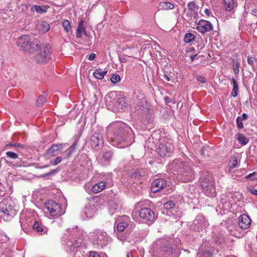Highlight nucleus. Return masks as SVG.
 Wrapping results in <instances>:
<instances>
[{
  "instance_id": "f257e3e1",
  "label": "nucleus",
  "mask_w": 257,
  "mask_h": 257,
  "mask_svg": "<svg viewBox=\"0 0 257 257\" xmlns=\"http://www.w3.org/2000/svg\"><path fill=\"white\" fill-rule=\"evenodd\" d=\"M107 130H112L113 132V136L111 137V144L112 146L123 148L132 144L134 139L132 130L123 122H114L109 125Z\"/></svg>"
},
{
  "instance_id": "f03ea898",
  "label": "nucleus",
  "mask_w": 257,
  "mask_h": 257,
  "mask_svg": "<svg viewBox=\"0 0 257 257\" xmlns=\"http://www.w3.org/2000/svg\"><path fill=\"white\" fill-rule=\"evenodd\" d=\"M173 174L178 175V178L183 182H188L194 178L193 172L190 167L181 159H176L171 164Z\"/></svg>"
},
{
  "instance_id": "7ed1b4c3",
  "label": "nucleus",
  "mask_w": 257,
  "mask_h": 257,
  "mask_svg": "<svg viewBox=\"0 0 257 257\" xmlns=\"http://www.w3.org/2000/svg\"><path fill=\"white\" fill-rule=\"evenodd\" d=\"M152 251L154 256L158 255L159 257H161L173 255L175 252V249L171 246L168 240L162 239L157 240Z\"/></svg>"
},
{
  "instance_id": "20e7f679",
  "label": "nucleus",
  "mask_w": 257,
  "mask_h": 257,
  "mask_svg": "<svg viewBox=\"0 0 257 257\" xmlns=\"http://www.w3.org/2000/svg\"><path fill=\"white\" fill-rule=\"evenodd\" d=\"M64 247L69 257H75L76 253L82 245V237H78L76 234L70 235L64 240Z\"/></svg>"
},
{
  "instance_id": "39448f33",
  "label": "nucleus",
  "mask_w": 257,
  "mask_h": 257,
  "mask_svg": "<svg viewBox=\"0 0 257 257\" xmlns=\"http://www.w3.org/2000/svg\"><path fill=\"white\" fill-rule=\"evenodd\" d=\"M91 241L95 248H101L105 246L109 241L108 234L102 230L94 231L91 236Z\"/></svg>"
},
{
  "instance_id": "423d86ee",
  "label": "nucleus",
  "mask_w": 257,
  "mask_h": 257,
  "mask_svg": "<svg viewBox=\"0 0 257 257\" xmlns=\"http://www.w3.org/2000/svg\"><path fill=\"white\" fill-rule=\"evenodd\" d=\"M16 210L8 201L3 200L0 203V216L5 221H10L16 214Z\"/></svg>"
},
{
  "instance_id": "0eeeda50",
  "label": "nucleus",
  "mask_w": 257,
  "mask_h": 257,
  "mask_svg": "<svg viewBox=\"0 0 257 257\" xmlns=\"http://www.w3.org/2000/svg\"><path fill=\"white\" fill-rule=\"evenodd\" d=\"M17 44L18 46L22 48L24 51H37L40 47V45L37 43V40L32 43L28 35L20 37L18 39Z\"/></svg>"
},
{
  "instance_id": "6e6552de",
  "label": "nucleus",
  "mask_w": 257,
  "mask_h": 257,
  "mask_svg": "<svg viewBox=\"0 0 257 257\" xmlns=\"http://www.w3.org/2000/svg\"><path fill=\"white\" fill-rule=\"evenodd\" d=\"M174 145L171 140L164 139L159 143L156 151L161 157H168L170 156L174 150Z\"/></svg>"
},
{
  "instance_id": "1a4fd4ad",
  "label": "nucleus",
  "mask_w": 257,
  "mask_h": 257,
  "mask_svg": "<svg viewBox=\"0 0 257 257\" xmlns=\"http://www.w3.org/2000/svg\"><path fill=\"white\" fill-rule=\"evenodd\" d=\"M209 176H202L200 178V185L204 194L209 197L215 196V189L214 187V182L211 180Z\"/></svg>"
},
{
  "instance_id": "9d476101",
  "label": "nucleus",
  "mask_w": 257,
  "mask_h": 257,
  "mask_svg": "<svg viewBox=\"0 0 257 257\" xmlns=\"http://www.w3.org/2000/svg\"><path fill=\"white\" fill-rule=\"evenodd\" d=\"M50 46L49 44L40 45V47L38 48L40 51L35 58L37 63L45 64L48 62L50 58Z\"/></svg>"
},
{
  "instance_id": "9b49d317",
  "label": "nucleus",
  "mask_w": 257,
  "mask_h": 257,
  "mask_svg": "<svg viewBox=\"0 0 257 257\" xmlns=\"http://www.w3.org/2000/svg\"><path fill=\"white\" fill-rule=\"evenodd\" d=\"M141 221L148 224L153 223L156 219L155 212L149 208H143L139 211Z\"/></svg>"
},
{
  "instance_id": "f8f14e48",
  "label": "nucleus",
  "mask_w": 257,
  "mask_h": 257,
  "mask_svg": "<svg viewBox=\"0 0 257 257\" xmlns=\"http://www.w3.org/2000/svg\"><path fill=\"white\" fill-rule=\"evenodd\" d=\"M45 207L52 216H59L64 213L60 205L53 200H49L45 204Z\"/></svg>"
},
{
  "instance_id": "ddd939ff",
  "label": "nucleus",
  "mask_w": 257,
  "mask_h": 257,
  "mask_svg": "<svg viewBox=\"0 0 257 257\" xmlns=\"http://www.w3.org/2000/svg\"><path fill=\"white\" fill-rule=\"evenodd\" d=\"M208 224L209 223L203 215H198L192 222L191 228L193 230L199 231L201 228L206 227Z\"/></svg>"
},
{
  "instance_id": "4468645a",
  "label": "nucleus",
  "mask_w": 257,
  "mask_h": 257,
  "mask_svg": "<svg viewBox=\"0 0 257 257\" xmlns=\"http://www.w3.org/2000/svg\"><path fill=\"white\" fill-rule=\"evenodd\" d=\"M113 152L111 151L108 150L103 151L100 157L98 158V163L102 166H108L112 159Z\"/></svg>"
},
{
  "instance_id": "2eb2a0df",
  "label": "nucleus",
  "mask_w": 257,
  "mask_h": 257,
  "mask_svg": "<svg viewBox=\"0 0 257 257\" xmlns=\"http://www.w3.org/2000/svg\"><path fill=\"white\" fill-rule=\"evenodd\" d=\"M197 30L202 34H205L213 30V26L208 21L200 20L197 23Z\"/></svg>"
},
{
  "instance_id": "dca6fc26",
  "label": "nucleus",
  "mask_w": 257,
  "mask_h": 257,
  "mask_svg": "<svg viewBox=\"0 0 257 257\" xmlns=\"http://www.w3.org/2000/svg\"><path fill=\"white\" fill-rule=\"evenodd\" d=\"M90 144L93 149H99L103 144L102 135L98 133L93 134L91 137Z\"/></svg>"
},
{
  "instance_id": "f3484780",
  "label": "nucleus",
  "mask_w": 257,
  "mask_h": 257,
  "mask_svg": "<svg viewBox=\"0 0 257 257\" xmlns=\"http://www.w3.org/2000/svg\"><path fill=\"white\" fill-rule=\"evenodd\" d=\"M166 185L167 182L165 179H157L152 183L151 191L154 193L157 192L163 189Z\"/></svg>"
},
{
  "instance_id": "a211bd4d",
  "label": "nucleus",
  "mask_w": 257,
  "mask_h": 257,
  "mask_svg": "<svg viewBox=\"0 0 257 257\" xmlns=\"http://www.w3.org/2000/svg\"><path fill=\"white\" fill-rule=\"evenodd\" d=\"M129 218L126 216H123L115 222L116 224V229L118 232H122L128 226Z\"/></svg>"
},
{
  "instance_id": "6ab92c4d",
  "label": "nucleus",
  "mask_w": 257,
  "mask_h": 257,
  "mask_svg": "<svg viewBox=\"0 0 257 257\" xmlns=\"http://www.w3.org/2000/svg\"><path fill=\"white\" fill-rule=\"evenodd\" d=\"M251 223V219L246 214H242L238 218V225L242 229H247Z\"/></svg>"
},
{
  "instance_id": "aec40b11",
  "label": "nucleus",
  "mask_w": 257,
  "mask_h": 257,
  "mask_svg": "<svg viewBox=\"0 0 257 257\" xmlns=\"http://www.w3.org/2000/svg\"><path fill=\"white\" fill-rule=\"evenodd\" d=\"M175 205L176 203L174 201L170 200L163 204V207L167 210H170L171 213L173 214L176 218H177L182 216V212H179L177 214H175L174 212H176V210L177 209V208H176Z\"/></svg>"
},
{
  "instance_id": "412c9836",
  "label": "nucleus",
  "mask_w": 257,
  "mask_h": 257,
  "mask_svg": "<svg viewBox=\"0 0 257 257\" xmlns=\"http://www.w3.org/2000/svg\"><path fill=\"white\" fill-rule=\"evenodd\" d=\"M212 248L210 246L204 247L202 245L197 254V257H211L212 255Z\"/></svg>"
},
{
  "instance_id": "4be33fe9",
  "label": "nucleus",
  "mask_w": 257,
  "mask_h": 257,
  "mask_svg": "<svg viewBox=\"0 0 257 257\" xmlns=\"http://www.w3.org/2000/svg\"><path fill=\"white\" fill-rule=\"evenodd\" d=\"M63 148V145L53 144L52 146L47 150L46 155L48 157L57 155L58 151H61Z\"/></svg>"
},
{
  "instance_id": "5701e85b",
  "label": "nucleus",
  "mask_w": 257,
  "mask_h": 257,
  "mask_svg": "<svg viewBox=\"0 0 257 257\" xmlns=\"http://www.w3.org/2000/svg\"><path fill=\"white\" fill-rule=\"evenodd\" d=\"M49 24L45 21L39 22L36 26V29L40 33H46L50 30Z\"/></svg>"
},
{
  "instance_id": "b1692460",
  "label": "nucleus",
  "mask_w": 257,
  "mask_h": 257,
  "mask_svg": "<svg viewBox=\"0 0 257 257\" xmlns=\"http://www.w3.org/2000/svg\"><path fill=\"white\" fill-rule=\"evenodd\" d=\"M33 228L34 230L36 231L37 232L41 233V234L47 233V229L43 225L41 222L37 221H35L33 225Z\"/></svg>"
},
{
  "instance_id": "393cba45",
  "label": "nucleus",
  "mask_w": 257,
  "mask_h": 257,
  "mask_svg": "<svg viewBox=\"0 0 257 257\" xmlns=\"http://www.w3.org/2000/svg\"><path fill=\"white\" fill-rule=\"evenodd\" d=\"M83 213L85 215L87 218H91L95 214V210L94 206H86L83 209Z\"/></svg>"
},
{
  "instance_id": "a878e982",
  "label": "nucleus",
  "mask_w": 257,
  "mask_h": 257,
  "mask_svg": "<svg viewBox=\"0 0 257 257\" xmlns=\"http://www.w3.org/2000/svg\"><path fill=\"white\" fill-rule=\"evenodd\" d=\"M105 187V183L101 181L95 184L92 188V191L94 193H97L101 191Z\"/></svg>"
},
{
  "instance_id": "bb28decb",
  "label": "nucleus",
  "mask_w": 257,
  "mask_h": 257,
  "mask_svg": "<svg viewBox=\"0 0 257 257\" xmlns=\"http://www.w3.org/2000/svg\"><path fill=\"white\" fill-rule=\"evenodd\" d=\"M84 22L83 20H81L77 27V33H76V37L77 38H81L82 36L83 32H84L85 28L83 25Z\"/></svg>"
},
{
  "instance_id": "cd10ccee",
  "label": "nucleus",
  "mask_w": 257,
  "mask_h": 257,
  "mask_svg": "<svg viewBox=\"0 0 257 257\" xmlns=\"http://www.w3.org/2000/svg\"><path fill=\"white\" fill-rule=\"evenodd\" d=\"M107 71H102L100 69H96L93 72V76L98 79H102L104 75L107 73Z\"/></svg>"
},
{
  "instance_id": "c85d7f7f",
  "label": "nucleus",
  "mask_w": 257,
  "mask_h": 257,
  "mask_svg": "<svg viewBox=\"0 0 257 257\" xmlns=\"http://www.w3.org/2000/svg\"><path fill=\"white\" fill-rule=\"evenodd\" d=\"M31 10L32 12H36L39 14H44L47 11V9L45 7H40L38 5H34L31 8Z\"/></svg>"
},
{
  "instance_id": "c756f323",
  "label": "nucleus",
  "mask_w": 257,
  "mask_h": 257,
  "mask_svg": "<svg viewBox=\"0 0 257 257\" xmlns=\"http://www.w3.org/2000/svg\"><path fill=\"white\" fill-rule=\"evenodd\" d=\"M160 8L162 10H172L174 8V5L170 2H162L159 5Z\"/></svg>"
},
{
  "instance_id": "7c9ffc66",
  "label": "nucleus",
  "mask_w": 257,
  "mask_h": 257,
  "mask_svg": "<svg viewBox=\"0 0 257 257\" xmlns=\"http://www.w3.org/2000/svg\"><path fill=\"white\" fill-rule=\"evenodd\" d=\"M224 8L226 11H230L234 7L233 0H224Z\"/></svg>"
},
{
  "instance_id": "2f4dec72",
  "label": "nucleus",
  "mask_w": 257,
  "mask_h": 257,
  "mask_svg": "<svg viewBox=\"0 0 257 257\" xmlns=\"http://www.w3.org/2000/svg\"><path fill=\"white\" fill-rule=\"evenodd\" d=\"M232 81L233 84V87L231 92V96L233 97H235L237 96L238 92V86L236 80L235 78H233L232 79Z\"/></svg>"
},
{
  "instance_id": "473e14b6",
  "label": "nucleus",
  "mask_w": 257,
  "mask_h": 257,
  "mask_svg": "<svg viewBox=\"0 0 257 257\" xmlns=\"http://www.w3.org/2000/svg\"><path fill=\"white\" fill-rule=\"evenodd\" d=\"M116 103L122 107H125L128 105L126 98L124 97H119L117 98Z\"/></svg>"
},
{
  "instance_id": "72a5a7b5",
  "label": "nucleus",
  "mask_w": 257,
  "mask_h": 257,
  "mask_svg": "<svg viewBox=\"0 0 257 257\" xmlns=\"http://www.w3.org/2000/svg\"><path fill=\"white\" fill-rule=\"evenodd\" d=\"M237 140L238 142L242 145H245L248 142V139L242 134H239L238 135Z\"/></svg>"
},
{
  "instance_id": "f704fd0d",
  "label": "nucleus",
  "mask_w": 257,
  "mask_h": 257,
  "mask_svg": "<svg viewBox=\"0 0 257 257\" xmlns=\"http://www.w3.org/2000/svg\"><path fill=\"white\" fill-rule=\"evenodd\" d=\"M211 149L208 146H203L201 151V154L204 157H208L210 154L209 153Z\"/></svg>"
},
{
  "instance_id": "c9c22d12",
  "label": "nucleus",
  "mask_w": 257,
  "mask_h": 257,
  "mask_svg": "<svg viewBox=\"0 0 257 257\" xmlns=\"http://www.w3.org/2000/svg\"><path fill=\"white\" fill-rule=\"evenodd\" d=\"M47 100L46 95L45 94L41 95L39 96L36 101V105L38 106L44 104Z\"/></svg>"
},
{
  "instance_id": "e433bc0d",
  "label": "nucleus",
  "mask_w": 257,
  "mask_h": 257,
  "mask_svg": "<svg viewBox=\"0 0 257 257\" xmlns=\"http://www.w3.org/2000/svg\"><path fill=\"white\" fill-rule=\"evenodd\" d=\"M237 159L235 156H233L228 163V165L231 169H233L237 166Z\"/></svg>"
},
{
  "instance_id": "4c0bfd02",
  "label": "nucleus",
  "mask_w": 257,
  "mask_h": 257,
  "mask_svg": "<svg viewBox=\"0 0 257 257\" xmlns=\"http://www.w3.org/2000/svg\"><path fill=\"white\" fill-rule=\"evenodd\" d=\"M195 38V36L190 33L185 34L184 38V41L185 43H190V42L194 40Z\"/></svg>"
},
{
  "instance_id": "58836bf2",
  "label": "nucleus",
  "mask_w": 257,
  "mask_h": 257,
  "mask_svg": "<svg viewBox=\"0 0 257 257\" xmlns=\"http://www.w3.org/2000/svg\"><path fill=\"white\" fill-rule=\"evenodd\" d=\"M138 107L142 111H145L144 109H147L148 105L147 101L145 99H141L138 104Z\"/></svg>"
},
{
  "instance_id": "ea45409f",
  "label": "nucleus",
  "mask_w": 257,
  "mask_h": 257,
  "mask_svg": "<svg viewBox=\"0 0 257 257\" xmlns=\"http://www.w3.org/2000/svg\"><path fill=\"white\" fill-rule=\"evenodd\" d=\"M6 147L10 148L11 147H14L15 148H21L25 149L26 148V146L21 144V143H10L7 144Z\"/></svg>"
},
{
  "instance_id": "a19ab883",
  "label": "nucleus",
  "mask_w": 257,
  "mask_h": 257,
  "mask_svg": "<svg viewBox=\"0 0 257 257\" xmlns=\"http://www.w3.org/2000/svg\"><path fill=\"white\" fill-rule=\"evenodd\" d=\"M239 63L237 61L233 60L232 62V67L233 69V72L235 74H237L239 73Z\"/></svg>"
},
{
  "instance_id": "79ce46f5",
  "label": "nucleus",
  "mask_w": 257,
  "mask_h": 257,
  "mask_svg": "<svg viewBox=\"0 0 257 257\" xmlns=\"http://www.w3.org/2000/svg\"><path fill=\"white\" fill-rule=\"evenodd\" d=\"M112 83L115 84L120 80V76L118 74H112L110 77Z\"/></svg>"
},
{
  "instance_id": "37998d69",
  "label": "nucleus",
  "mask_w": 257,
  "mask_h": 257,
  "mask_svg": "<svg viewBox=\"0 0 257 257\" xmlns=\"http://www.w3.org/2000/svg\"><path fill=\"white\" fill-rule=\"evenodd\" d=\"M142 173L141 170H137L134 173L132 174V177L138 180H140L142 176Z\"/></svg>"
},
{
  "instance_id": "c03bdc74",
  "label": "nucleus",
  "mask_w": 257,
  "mask_h": 257,
  "mask_svg": "<svg viewBox=\"0 0 257 257\" xmlns=\"http://www.w3.org/2000/svg\"><path fill=\"white\" fill-rule=\"evenodd\" d=\"M62 25L64 27V30L66 32H68L71 29L70 23L68 20H64Z\"/></svg>"
},
{
  "instance_id": "a18cd8bd",
  "label": "nucleus",
  "mask_w": 257,
  "mask_h": 257,
  "mask_svg": "<svg viewBox=\"0 0 257 257\" xmlns=\"http://www.w3.org/2000/svg\"><path fill=\"white\" fill-rule=\"evenodd\" d=\"M116 97V92L114 91L109 92L106 96L105 99L108 101L109 99L111 101V99H114Z\"/></svg>"
},
{
  "instance_id": "49530a36",
  "label": "nucleus",
  "mask_w": 257,
  "mask_h": 257,
  "mask_svg": "<svg viewBox=\"0 0 257 257\" xmlns=\"http://www.w3.org/2000/svg\"><path fill=\"white\" fill-rule=\"evenodd\" d=\"M187 7L189 11H195V9L197 7L196 3L194 2H190L187 4Z\"/></svg>"
},
{
  "instance_id": "de8ad7c7",
  "label": "nucleus",
  "mask_w": 257,
  "mask_h": 257,
  "mask_svg": "<svg viewBox=\"0 0 257 257\" xmlns=\"http://www.w3.org/2000/svg\"><path fill=\"white\" fill-rule=\"evenodd\" d=\"M6 155L8 157L13 159H17L18 157V155L16 153L11 151L7 152Z\"/></svg>"
},
{
  "instance_id": "09e8293b",
  "label": "nucleus",
  "mask_w": 257,
  "mask_h": 257,
  "mask_svg": "<svg viewBox=\"0 0 257 257\" xmlns=\"http://www.w3.org/2000/svg\"><path fill=\"white\" fill-rule=\"evenodd\" d=\"M62 160V158L60 156H58L55 158V160L51 161V164L53 165H57L59 164Z\"/></svg>"
},
{
  "instance_id": "8fccbe9b",
  "label": "nucleus",
  "mask_w": 257,
  "mask_h": 257,
  "mask_svg": "<svg viewBox=\"0 0 257 257\" xmlns=\"http://www.w3.org/2000/svg\"><path fill=\"white\" fill-rule=\"evenodd\" d=\"M236 124L237 125V127L239 128H242L243 127V123L242 122V120L241 117L238 116L236 118Z\"/></svg>"
},
{
  "instance_id": "3c124183",
  "label": "nucleus",
  "mask_w": 257,
  "mask_h": 257,
  "mask_svg": "<svg viewBox=\"0 0 257 257\" xmlns=\"http://www.w3.org/2000/svg\"><path fill=\"white\" fill-rule=\"evenodd\" d=\"M254 61L255 58L251 56H248L247 57V63L249 65H250L252 68L254 67Z\"/></svg>"
},
{
  "instance_id": "603ef678",
  "label": "nucleus",
  "mask_w": 257,
  "mask_h": 257,
  "mask_svg": "<svg viewBox=\"0 0 257 257\" xmlns=\"http://www.w3.org/2000/svg\"><path fill=\"white\" fill-rule=\"evenodd\" d=\"M72 153H73L71 152L68 149H67L65 151L64 154L63 155L64 159L66 160L68 159L71 156Z\"/></svg>"
},
{
  "instance_id": "864d4df0",
  "label": "nucleus",
  "mask_w": 257,
  "mask_h": 257,
  "mask_svg": "<svg viewBox=\"0 0 257 257\" xmlns=\"http://www.w3.org/2000/svg\"><path fill=\"white\" fill-rule=\"evenodd\" d=\"M193 11H188L186 13L185 16L186 18L187 19V21H193Z\"/></svg>"
},
{
  "instance_id": "5fc2aeb1",
  "label": "nucleus",
  "mask_w": 257,
  "mask_h": 257,
  "mask_svg": "<svg viewBox=\"0 0 257 257\" xmlns=\"http://www.w3.org/2000/svg\"><path fill=\"white\" fill-rule=\"evenodd\" d=\"M196 79L197 80V81L200 82L202 83L206 82V78L202 75H197L196 76Z\"/></svg>"
},
{
  "instance_id": "6e6d98bb",
  "label": "nucleus",
  "mask_w": 257,
  "mask_h": 257,
  "mask_svg": "<svg viewBox=\"0 0 257 257\" xmlns=\"http://www.w3.org/2000/svg\"><path fill=\"white\" fill-rule=\"evenodd\" d=\"M57 172V170H54L52 171L49 172H48L47 173H46V174H45L44 175H42L41 176L42 177L46 178V177H48L49 176H51L52 175H53V174L56 173Z\"/></svg>"
},
{
  "instance_id": "4d7b16f0",
  "label": "nucleus",
  "mask_w": 257,
  "mask_h": 257,
  "mask_svg": "<svg viewBox=\"0 0 257 257\" xmlns=\"http://www.w3.org/2000/svg\"><path fill=\"white\" fill-rule=\"evenodd\" d=\"M77 143L78 142L77 141H75L73 144L68 148V149L71 151L72 152V153H73L74 151L75 150V149H76V148L77 147Z\"/></svg>"
},
{
  "instance_id": "13d9d810",
  "label": "nucleus",
  "mask_w": 257,
  "mask_h": 257,
  "mask_svg": "<svg viewBox=\"0 0 257 257\" xmlns=\"http://www.w3.org/2000/svg\"><path fill=\"white\" fill-rule=\"evenodd\" d=\"M255 174V172H254L252 173H250L246 176V178L250 179L251 180H257V178L253 177V176Z\"/></svg>"
},
{
  "instance_id": "bf43d9fd",
  "label": "nucleus",
  "mask_w": 257,
  "mask_h": 257,
  "mask_svg": "<svg viewBox=\"0 0 257 257\" xmlns=\"http://www.w3.org/2000/svg\"><path fill=\"white\" fill-rule=\"evenodd\" d=\"M127 56L120 55L119 56V60L121 63H125L127 61Z\"/></svg>"
},
{
  "instance_id": "052dcab7",
  "label": "nucleus",
  "mask_w": 257,
  "mask_h": 257,
  "mask_svg": "<svg viewBox=\"0 0 257 257\" xmlns=\"http://www.w3.org/2000/svg\"><path fill=\"white\" fill-rule=\"evenodd\" d=\"M199 18L198 12L196 11H193V21H195V22L198 20Z\"/></svg>"
},
{
  "instance_id": "680f3d73",
  "label": "nucleus",
  "mask_w": 257,
  "mask_h": 257,
  "mask_svg": "<svg viewBox=\"0 0 257 257\" xmlns=\"http://www.w3.org/2000/svg\"><path fill=\"white\" fill-rule=\"evenodd\" d=\"M89 257H101L99 254L95 251H92L90 253Z\"/></svg>"
},
{
  "instance_id": "e2e57ef3",
  "label": "nucleus",
  "mask_w": 257,
  "mask_h": 257,
  "mask_svg": "<svg viewBox=\"0 0 257 257\" xmlns=\"http://www.w3.org/2000/svg\"><path fill=\"white\" fill-rule=\"evenodd\" d=\"M117 237L121 241H123L125 239V237L123 235L119 234V233L116 232Z\"/></svg>"
},
{
  "instance_id": "0e129e2a",
  "label": "nucleus",
  "mask_w": 257,
  "mask_h": 257,
  "mask_svg": "<svg viewBox=\"0 0 257 257\" xmlns=\"http://www.w3.org/2000/svg\"><path fill=\"white\" fill-rule=\"evenodd\" d=\"M96 55L94 53H91L89 55L88 59L90 61L93 60L95 58Z\"/></svg>"
},
{
  "instance_id": "69168bd1",
  "label": "nucleus",
  "mask_w": 257,
  "mask_h": 257,
  "mask_svg": "<svg viewBox=\"0 0 257 257\" xmlns=\"http://www.w3.org/2000/svg\"><path fill=\"white\" fill-rule=\"evenodd\" d=\"M241 117L242 118V120L246 119L248 118V116L246 113H244L242 114V116Z\"/></svg>"
},
{
  "instance_id": "338daca9",
  "label": "nucleus",
  "mask_w": 257,
  "mask_h": 257,
  "mask_svg": "<svg viewBox=\"0 0 257 257\" xmlns=\"http://www.w3.org/2000/svg\"><path fill=\"white\" fill-rule=\"evenodd\" d=\"M163 77L164 79H165L167 81H170L171 80V78L170 77L168 76L166 74H164L163 75Z\"/></svg>"
},
{
  "instance_id": "774afa93",
  "label": "nucleus",
  "mask_w": 257,
  "mask_h": 257,
  "mask_svg": "<svg viewBox=\"0 0 257 257\" xmlns=\"http://www.w3.org/2000/svg\"><path fill=\"white\" fill-rule=\"evenodd\" d=\"M204 13L207 16H209L210 15V11L209 9H206L205 10H204Z\"/></svg>"
}]
</instances>
